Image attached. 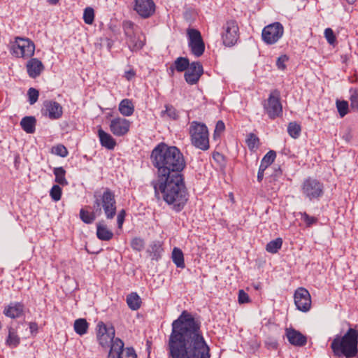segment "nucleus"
I'll list each match as a JSON object with an SVG mask.
<instances>
[{
  "label": "nucleus",
  "instance_id": "obj_1",
  "mask_svg": "<svg viewBox=\"0 0 358 358\" xmlns=\"http://www.w3.org/2000/svg\"><path fill=\"white\" fill-rule=\"evenodd\" d=\"M150 161L157 169L156 178L150 182L155 196L159 199L161 194L174 211L180 212L188 200L182 173L186 166L183 154L176 146L162 142L152 150Z\"/></svg>",
  "mask_w": 358,
  "mask_h": 358
},
{
  "label": "nucleus",
  "instance_id": "obj_2",
  "mask_svg": "<svg viewBox=\"0 0 358 358\" xmlns=\"http://www.w3.org/2000/svg\"><path fill=\"white\" fill-rule=\"evenodd\" d=\"M199 317L183 310L173 321L166 345L168 358H210Z\"/></svg>",
  "mask_w": 358,
  "mask_h": 358
},
{
  "label": "nucleus",
  "instance_id": "obj_3",
  "mask_svg": "<svg viewBox=\"0 0 358 358\" xmlns=\"http://www.w3.org/2000/svg\"><path fill=\"white\" fill-rule=\"evenodd\" d=\"M330 347L335 357H356L358 353V329L350 327L344 335H336Z\"/></svg>",
  "mask_w": 358,
  "mask_h": 358
},
{
  "label": "nucleus",
  "instance_id": "obj_4",
  "mask_svg": "<svg viewBox=\"0 0 358 358\" xmlns=\"http://www.w3.org/2000/svg\"><path fill=\"white\" fill-rule=\"evenodd\" d=\"M93 197V208L98 213V215H100L103 211L107 219H113L117 212L114 192L108 187H106L103 189V193L99 191L94 192Z\"/></svg>",
  "mask_w": 358,
  "mask_h": 358
},
{
  "label": "nucleus",
  "instance_id": "obj_5",
  "mask_svg": "<svg viewBox=\"0 0 358 358\" xmlns=\"http://www.w3.org/2000/svg\"><path fill=\"white\" fill-rule=\"evenodd\" d=\"M189 130L192 145L203 151L208 150L210 148L209 133L206 124L193 121Z\"/></svg>",
  "mask_w": 358,
  "mask_h": 358
},
{
  "label": "nucleus",
  "instance_id": "obj_6",
  "mask_svg": "<svg viewBox=\"0 0 358 358\" xmlns=\"http://www.w3.org/2000/svg\"><path fill=\"white\" fill-rule=\"evenodd\" d=\"M9 51L15 57L27 59L34 55L35 45L28 38L15 36L14 40L10 42Z\"/></svg>",
  "mask_w": 358,
  "mask_h": 358
},
{
  "label": "nucleus",
  "instance_id": "obj_7",
  "mask_svg": "<svg viewBox=\"0 0 358 358\" xmlns=\"http://www.w3.org/2000/svg\"><path fill=\"white\" fill-rule=\"evenodd\" d=\"M301 191L305 199L308 201H318L324 193V186L319 180L313 177H308L303 181Z\"/></svg>",
  "mask_w": 358,
  "mask_h": 358
},
{
  "label": "nucleus",
  "instance_id": "obj_8",
  "mask_svg": "<svg viewBox=\"0 0 358 358\" xmlns=\"http://www.w3.org/2000/svg\"><path fill=\"white\" fill-rule=\"evenodd\" d=\"M96 331L99 344L103 348H110V350L116 340L120 339L115 337V330L114 327H108L103 322H98Z\"/></svg>",
  "mask_w": 358,
  "mask_h": 358
},
{
  "label": "nucleus",
  "instance_id": "obj_9",
  "mask_svg": "<svg viewBox=\"0 0 358 358\" xmlns=\"http://www.w3.org/2000/svg\"><path fill=\"white\" fill-rule=\"evenodd\" d=\"M263 108L266 114L271 120L282 115V106L280 102V92L275 90L272 91L267 99L263 103Z\"/></svg>",
  "mask_w": 358,
  "mask_h": 358
},
{
  "label": "nucleus",
  "instance_id": "obj_10",
  "mask_svg": "<svg viewBox=\"0 0 358 358\" xmlns=\"http://www.w3.org/2000/svg\"><path fill=\"white\" fill-rule=\"evenodd\" d=\"M222 39L226 46H232L239 38V27L236 20H230L222 27Z\"/></svg>",
  "mask_w": 358,
  "mask_h": 358
},
{
  "label": "nucleus",
  "instance_id": "obj_11",
  "mask_svg": "<svg viewBox=\"0 0 358 358\" xmlns=\"http://www.w3.org/2000/svg\"><path fill=\"white\" fill-rule=\"evenodd\" d=\"M283 26L280 22H274L266 26L262 33V40L266 44L275 43L282 36Z\"/></svg>",
  "mask_w": 358,
  "mask_h": 358
},
{
  "label": "nucleus",
  "instance_id": "obj_12",
  "mask_svg": "<svg viewBox=\"0 0 358 358\" xmlns=\"http://www.w3.org/2000/svg\"><path fill=\"white\" fill-rule=\"evenodd\" d=\"M107 358H137V355L133 347L124 348L122 340L118 339L109 350Z\"/></svg>",
  "mask_w": 358,
  "mask_h": 358
},
{
  "label": "nucleus",
  "instance_id": "obj_13",
  "mask_svg": "<svg viewBox=\"0 0 358 358\" xmlns=\"http://www.w3.org/2000/svg\"><path fill=\"white\" fill-rule=\"evenodd\" d=\"M188 45L191 52L196 57L201 56L205 50V44L199 31L191 29L188 31Z\"/></svg>",
  "mask_w": 358,
  "mask_h": 358
},
{
  "label": "nucleus",
  "instance_id": "obj_14",
  "mask_svg": "<svg viewBox=\"0 0 358 358\" xmlns=\"http://www.w3.org/2000/svg\"><path fill=\"white\" fill-rule=\"evenodd\" d=\"M294 303L298 310L307 312L311 307V296L309 292L303 287L298 288L294 293Z\"/></svg>",
  "mask_w": 358,
  "mask_h": 358
},
{
  "label": "nucleus",
  "instance_id": "obj_15",
  "mask_svg": "<svg viewBox=\"0 0 358 358\" xmlns=\"http://www.w3.org/2000/svg\"><path fill=\"white\" fill-rule=\"evenodd\" d=\"M41 112L43 115L50 120H58L63 114L62 106L58 102L52 100L44 101Z\"/></svg>",
  "mask_w": 358,
  "mask_h": 358
},
{
  "label": "nucleus",
  "instance_id": "obj_16",
  "mask_svg": "<svg viewBox=\"0 0 358 358\" xmlns=\"http://www.w3.org/2000/svg\"><path fill=\"white\" fill-rule=\"evenodd\" d=\"M203 73L202 64L199 62H193L185 71L184 78L189 85L196 84Z\"/></svg>",
  "mask_w": 358,
  "mask_h": 358
},
{
  "label": "nucleus",
  "instance_id": "obj_17",
  "mask_svg": "<svg viewBox=\"0 0 358 358\" xmlns=\"http://www.w3.org/2000/svg\"><path fill=\"white\" fill-rule=\"evenodd\" d=\"M130 126L131 122L128 120L118 117L111 120L109 127L113 135L123 136L129 132Z\"/></svg>",
  "mask_w": 358,
  "mask_h": 358
},
{
  "label": "nucleus",
  "instance_id": "obj_18",
  "mask_svg": "<svg viewBox=\"0 0 358 358\" xmlns=\"http://www.w3.org/2000/svg\"><path fill=\"white\" fill-rule=\"evenodd\" d=\"M134 10L143 18L150 17L155 11L153 0H135Z\"/></svg>",
  "mask_w": 358,
  "mask_h": 358
},
{
  "label": "nucleus",
  "instance_id": "obj_19",
  "mask_svg": "<svg viewBox=\"0 0 358 358\" xmlns=\"http://www.w3.org/2000/svg\"><path fill=\"white\" fill-rule=\"evenodd\" d=\"M286 336L290 344L294 346H304L307 343L306 336L294 329H286Z\"/></svg>",
  "mask_w": 358,
  "mask_h": 358
},
{
  "label": "nucleus",
  "instance_id": "obj_20",
  "mask_svg": "<svg viewBox=\"0 0 358 358\" xmlns=\"http://www.w3.org/2000/svg\"><path fill=\"white\" fill-rule=\"evenodd\" d=\"M126 43L131 52H136L145 45V38L143 36L141 37L134 33L131 36H126Z\"/></svg>",
  "mask_w": 358,
  "mask_h": 358
},
{
  "label": "nucleus",
  "instance_id": "obj_21",
  "mask_svg": "<svg viewBox=\"0 0 358 358\" xmlns=\"http://www.w3.org/2000/svg\"><path fill=\"white\" fill-rule=\"evenodd\" d=\"M27 71L30 78H36L44 70V65L37 58H31L26 64Z\"/></svg>",
  "mask_w": 358,
  "mask_h": 358
},
{
  "label": "nucleus",
  "instance_id": "obj_22",
  "mask_svg": "<svg viewBox=\"0 0 358 358\" xmlns=\"http://www.w3.org/2000/svg\"><path fill=\"white\" fill-rule=\"evenodd\" d=\"M24 312V305L20 302L10 303L3 310V314L12 319L20 317Z\"/></svg>",
  "mask_w": 358,
  "mask_h": 358
},
{
  "label": "nucleus",
  "instance_id": "obj_23",
  "mask_svg": "<svg viewBox=\"0 0 358 358\" xmlns=\"http://www.w3.org/2000/svg\"><path fill=\"white\" fill-rule=\"evenodd\" d=\"M98 136L99 138L100 144L102 147L108 150H113L116 145V141L112 137L110 134L106 132L99 127L98 129Z\"/></svg>",
  "mask_w": 358,
  "mask_h": 358
},
{
  "label": "nucleus",
  "instance_id": "obj_24",
  "mask_svg": "<svg viewBox=\"0 0 358 358\" xmlns=\"http://www.w3.org/2000/svg\"><path fill=\"white\" fill-rule=\"evenodd\" d=\"M96 236L101 241H110L113 237V233L108 229L104 222H99L96 224Z\"/></svg>",
  "mask_w": 358,
  "mask_h": 358
},
{
  "label": "nucleus",
  "instance_id": "obj_25",
  "mask_svg": "<svg viewBox=\"0 0 358 358\" xmlns=\"http://www.w3.org/2000/svg\"><path fill=\"white\" fill-rule=\"evenodd\" d=\"M163 251L162 245L159 241L152 242L147 250L151 259L155 261H159L161 259Z\"/></svg>",
  "mask_w": 358,
  "mask_h": 358
},
{
  "label": "nucleus",
  "instance_id": "obj_26",
  "mask_svg": "<svg viewBox=\"0 0 358 358\" xmlns=\"http://www.w3.org/2000/svg\"><path fill=\"white\" fill-rule=\"evenodd\" d=\"M91 208L90 206H87L85 208H82L80 210V219L85 224H90L94 222V221L96 220V216L98 215V213L96 212V210H94L92 211H90L89 209Z\"/></svg>",
  "mask_w": 358,
  "mask_h": 358
},
{
  "label": "nucleus",
  "instance_id": "obj_27",
  "mask_svg": "<svg viewBox=\"0 0 358 358\" xmlns=\"http://www.w3.org/2000/svg\"><path fill=\"white\" fill-rule=\"evenodd\" d=\"M118 110L123 116H131L134 112V106L132 101L129 99L122 100L119 104Z\"/></svg>",
  "mask_w": 358,
  "mask_h": 358
},
{
  "label": "nucleus",
  "instance_id": "obj_28",
  "mask_svg": "<svg viewBox=\"0 0 358 358\" xmlns=\"http://www.w3.org/2000/svg\"><path fill=\"white\" fill-rule=\"evenodd\" d=\"M36 120L34 116H26L20 121L22 129L27 134H33L35 131Z\"/></svg>",
  "mask_w": 358,
  "mask_h": 358
},
{
  "label": "nucleus",
  "instance_id": "obj_29",
  "mask_svg": "<svg viewBox=\"0 0 358 358\" xmlns=\"http://www.w3.org/2000/svg\"><path fill=\"white\" fill-rule=\"evenodd\" d=\"M171 258L173 262L178 268H184L185 264L182 251L178 248H174L172 251Z\"/></svg>",
  "mask_w": 358,
  "mask_h": 358
},
{
  "label": "nucleus",
  "instance_id": "obj_30",
  "mask_svg": "<svg viewBox=\"0 0 358 358\" xmlns=\"http://www.w3.org/2000/svg\"><path fill=\"white\" fill-rule=\"evenodd\" d=\"M126 301L129 308L132 310L139 309L142 303L141 297L136 292H132L128 294Z\"/></svg>",
  "mask_w": 358,
  "mask_h": 358
},
{
  "label": "nucleus",
  "instance_id": "obj_31",
  "mask_svg": "<svg viewBox=\"0 0 358 358\" xmlns=\"http://www.w3.org/2000/svg\"><path fill=\"white\" fill-rule=\"evenodd\" d=\"M73 329L76 333L80 336L87 334L89 329V323L84 318H79L75 320Z\"/></svg>",
  "mask_w": 358,
  "mask_h": 358
},
{
  "label": "nucleus",
  "instance_id": "obj_32",
  "mask_svg": "<svg viewBox=\"0 0 358 358\" xmlns=\"http://www.w3.org/2000/svg\"><path fill=\"white\" fill-rule=\"evenodd\" d=\"M20 343V338L17 336L15 329L13 327L8 328V335L6 343L10 348H16Z\"/></svg>",
  "mask_w": 358,
  "mask_h": 358
},
{
  "label": "nucleus",
  "instance_id": "obj_33",
  "mask_svg": "<svg viewBox=\"0 0 358 358\" xmlns=\"http://www.w3.org/2000/svg\"><path fill=\"white\" fill-rule=\"evenodd\" d=\"M55 176V181L60 185L66 186L68 185V181L65 178L66 171L63 167H56L53 170Z\"/></svg>",
  "mask_w": 358,
  "mask_h": 358
},
{
  "label": "nucleus",
  "instance_id": "obj_34",
  "mask_svg": "<svg viewBox=\"0 0 358 358\" xmlns=\"http://www.w3.org/2000/svg\"><path fill=\"white\" fill-rule=\"evenodd\" d=\"M173 64L178 72H183L187 69L191 63H189L188 58L179 57L174 61Z\"/></svg>",
  "mask_w": 358,
  "mask_h": 358
},
{
  "label": "nucleus",
  "instance_id": "obj_35",
  "mask_svg": "<svg viewBox=\"0 0 358 358\" xmlns=\"http://www.w3.org/2000/svg\"><path fill=\"white\" fill-rule=\"evenodd\" d=\"M350 101V108L355 111L358 112V87H351L349 90Z\"/></svg>",
  "mask_w": 358,
  "mask_h": 358
},
{
  "label": "nucleus",
  "instance_id": "obj_36",
  "mask_svg": "<svg viewBox=\"0 0 358 358\" xmlns=\"http://www.w3.org/2000/svg\"><path fill=\"white\" fill-rule=\"evenodd\" d=\"M282 245V239L281 238H277L266 244V250L270 253L275 254L281 248Z\"/></svg>",
  "mask_w": 358,
  "mask_h": 358
},
{
  "label": "nucleus",
  "instance_id": "obj_37",
  "mask_svg": "<svg viewBox=\"0 0 358 358\" xmlns=\"http://www.w3.org/2000/svg\"><path fill=\"white\" fill-rule=\"evenodd\" d=\"M336 106L338 110V113L341 117H343L345 116L349 111V103L347 101L345 100H336Z\"/></svg>",
  "mask_w": 358,
  "mask_h": 358
},
{
  "label": "nucleus",
  "instance_id": "obj_38",
  "mask_svg": "<svg viewBox=\"0 0 358 358\" xmlns=\"http://www.w3.org/2000/svg\"><path fill=\"white\" fill-rule=\"evenodd\" d=\"M301 127L296 122H292L288 124L287 132L293 138H297L301 134Z\"/></svg>",
  "mask_w": 358,
  "mask_h": 358
},
{
  "label": "nucleus",
  "instance_id": "obj_39",
  "mask_svg": "<svg viewBox=\"0 0 358 358\" xmlns=\"http://www.w3.org/2000/svg\"><path fill=\"white\" fill-rule=\"evenodd\" d=\"M276 152L274 150L268 151L262 158L260 165L267 169L275 160Z\"/></svg>",
  "mask_w": 358,
  "mask_h": 358
},
{
  "label": "nucleus",
  "instance_id": "obj_40",
  "mask_svg": "<svg viewBox=\"0 0 358 358\" xmlns=\"http://www.w3.org/2000/svg\"><path fill=\"white\" fill-rule=\"evenodd\" d=\"M166 115L170 119L176 120L179 118L178 110L170 104L165 105V110L162 111V116Z\"/></svg>",
  "mask_w": 358,
  "mask_h": 358
},
{
  "label": "nucleus",
  "instance_id": "obj_41",
  "mask_svg": "<svg viewBox=\"0 0 358 358\" xmlns=\"http://www.w3.org/2000/svg\"><path fill=\"white\" fill-rule=\"evenodd\" d=\"M259 142V138L253 133H250L246 138V143L250 150H253L258 147Z\"/></svg>",
  "mask_w": 358,
  "mask_h": 358
},
{
  "label": "nucleus",
  "instance_id": "obj_42",
  "mask_svg": "<svg viewBox=\"0 0 358 358\" xmlns=\"http://www.w3.org/2000/svg\"><path fill=\"white\" fill-rule=\"evenodd\" d=\"M301 219L306 223V227H310L312 225L317 222V218L309 215L307 213L303 212L299 213Z\"/></svg>",
  "mask_w": 358,
  "mask_h": 358
},
{
  "label": "nucleus",
  "instance_id": "obj_43",
  "mask_svg": "<svg viewBox=\"0 0 358 358\" xmlns=\"http://www.w3.org/2000/svg\"><path fill=\"white\" fill-rule=\"evenodd\" d=\"M94 9L90 7L86 8L84 10V13H83L84 22L87 24H92L94 22Z\"/></svg>",
  "mask_w": 358,
  "mask_h": 358
},
{
  "label": "nucleus",
  "instance_id": "obj_44",
  "mask_svg": "<svg viewBox=\"0 0 358 358\" xmlns=\"http://www.w3.org/2000/svg\"><path fill=\"white\" fill-rule=\"evenodd\" d=\"M62 194V190L59 185H54L50 192V195L55 201H58L61 199Z\"/></svg>",
  "mask_w": 358,
  "mask_h": 358
},
{
  "label": "nucleus",
  "instance_id": "obj_45",
  "mask_svg": "<svg viewBox=\"0 0 358 358\" xmlns=\"http://www.w3.org/2000/svg\"><path fill=\"white\" fill-rule=\"evenodd\" d=\"M145 242L143 239L136 237L131 241V247L134 250L140 252L144 248Z\"/></svg>",
  "mask_w": 358,
  "mask_h": 358
},
{
  "label": "nucleus",
  "instance_id": "obj_46",
  "mask_svg": "<svg viewBox=\"0 0 358 358\" xmlns=\"http://www.w3.org/2000/svg\"><path fill=\"white\" fill-rule=\"evenodd\" d=\"M27 96L29 104L33 105L38 101L39 92L34 87H30L28 90Z\"/></svg>",
  "mask_w": 358,
  "mask_h": 358
},
{
  "label": "nucleus",
  "instance_id": "obj_47",
  "mask_svg": "<svg viewBox=\"0 0 358 358\" xmlns=\"http://www.w3.org/2000/svg\"><path fill=\"white\" fill-rule=\"evenodd\" d=\"M122 27H123V30H124L125 36H131V34L135 33L134 30V23L131 21H129V20L124 21L122 23Z\"/></svg>",
  "mask_w": 358,
  "mask_h": 358
},
{
  "label": "nucleus",
  "instance_id": "obj_48",
  "mask_svg": "<svg viewBox=\"0 0 358 358\" xmlns=\"http://www.w3.org/2000/svg\"><path fill=\"white\" fill-rule=\"evenodd\" d=\"M324 36L330 45H334L336 41V36L331 28L324 30Z\"/></svg>",
  "mask_w": 358,
  "mask_h": 358
},
{
  "label": "nucleus",
  "instance_id": "obj_49",
  "mask_svg": "<svg viewBox=\"0 0 358 358\" xmlns=\"http://www.w3.org/2000/svg\"><path fill=\"white\" fill-rule=\"evenodd\" d=\"M288 61V57L286 55H281L277 59L276 66L280 70H285L286 69L285 63Z\"/></svg>",
  "mask_w": 358,
  "mask_h": 358
},
{
  "label": "nucleus",
  "instance_id": "obj_50",
  "mask_svg": "<svg viewBox=\"0 0 358 358\" xmlns=\"http://www.w3.org/2000/svg\"><path fill=\"white\" fill-rule=\"evenodd\" d=\"M55 153L62 157H65L68 155V150L63 145H57L55 148Z\"/></svg>",
  "mask_w": 358,
  "mask_h": 358
},
{
  "label": "nucleus",
  "instance_id": "obj_51",
  "mask_svg": "<svg viewBox=\"0 0 358 358\" xmlns=\"http://www.w3.org/2000/svg\"><path fill=\"white\" fill-rule=\"evenodd\" d=\"M250 301L248 294L243 290L240 289L238 291V302L239 303H245Z\"/></svg>",
  "mask_w": 358,
  "mask_h": 358
},
{
  "label": "nucleus",
  "instance_id": "obj_52",
  "mask_svg": "<svg viewBox=\"0 0 358 358\" xmlns=\"http://www.w3.org/2000/svg\"><path fill=\"white\" fill-rule=\"evenodd\" d=\"M125 215H126V212L124 209L121 210L119 212V213L117 214V227L119 229H122V224L124 221Z\"/></svg>",
  "mask_w": 358,
  "mask_h": 358
},
{
  "label": "nucleus",
  "instance_id": "obj_53",
  "mask_svg": "<svg viewBox=\"0 0 358 358\" xmlns=\"http://www.w3.org/2000/svg\"><path fill=\"white\" fill-rule=\"evenodd\" d=\"M266 169L264 167H262V166H261V165L259 166V171L257 173L258 182H261L262 181L263 178H264V173Z\"/></svg>",
  "mask_w": 358,
  "mask_h": 358
},
{
  "label": "nucleus",
  "instance_id": "obj_54",
  "mask_svg": "<svg viewBox=\"0 0 358 358\" xmlns=\"http://www.w3.org/2000/svg\"><path fill=\"white\" fill-rule=\"evenodd\" d=\"M30 332L31 334H36L38 332V324L36 322H30L29 324Z\"/></svg>",
  "mask_w": 358,
  "mask_h": 358
},
{
  "label": "nucleus",
  "instance_id": "obj_55",
  "mask_svg": "<svg viewBox=\"0 0 358 358\" xmlns=\"http://www.w3.org/2000/svg\"><path fill=\"white\" fill-rule=\"evenodd\" d=\"M136 76V73L133 69L128 70L124 73V77L127 80H131Z\"/></svg>",
  "mask_w": 358,
  "mask_h": 358
},
{
  "label": "nucleus",
  "instance_id": "obj_56",
  "mask_svg": "<svg viewBox=\"0 0 358 358\" xmlns=\"http://www.w3.org/2000/svg\"><path fill=\"white\" fill-rule=\"evenodd\" d=\"M224 129H225V126H224V122L222 120H219L216 124L215 132H216V131L222 132L224 130Z\"/></svg>",
  "mask_w": 358,
  "mask_h": 358
},
{
  "label": "nucleus",
  "instance_id": "obj_57",
  "mask_svg": "<svg viewBox=\"0 0 358 358\" xmlns=\"http://www.w3.org/2000/svg\"><path fill=\"white\" fill-rule=\"evenodd\" d=\"M175 71H176V69H175L174 65L172 64L169 69H168V73L170 76H173Z\"/></svg>",
  "mask_w": 358,
  "mask_h": 358
},
{
  "label": "nucleus",
  "instance_id": "obj_58",
  "mask_svg": "<svg viewBox=\"0 0 358 358\" xmlns=\"http://www.w3.org/2000/svg\"><path fill=\"white\" fill-rule=\"evenodd\" d=\"M213 157L214 159L217 160V159H218L219 157H222V155L217 152H215L213 154Z\"/></svg>",
  "mask_w": 358,
  "mask_h": 358
},
{
  "label": "nucleus",
  "instance_id": "obj_59",
  "mask_svg": "<svg viewBox=\"0 0 358 358\" xmlns=\"http://www.w3.org/2000/svg\"><path fill=\"white\" fill-rule=\"evenodd\" d=\"M59 0H47V1L52 5H56Z\"/></svg>",
  "mask_w": 358,
  "mask_h": 358
},
{
  "label": "nucleus",
  "instance_id": "obj_60",
  "mask_svg": "<svg viewBox=\"0 0 358 358\" xmlns=\"http://www.w3.org/2000/svg\"><path fill=\"white\" fill-rule=\"evenodd\" d=\"M345 1H346L349 4H351V5L354 4V3L357 1V0H345Z\"/></svg>",
  "mask_w": 358,
  "mask_h": 358
},
{
  "label": "nucleus",
  "instance_id": "obj_61",
  "mask_svg": "<svg viewBox=\"0 0 358 358\" xmlns=\"http://www.w3.org/2000/svg\"><path fill=\"white\" fill-rule=\"evenodd\" d=\"M230 198H233V194L232 193L230 194Z\"/></svg>",
  "mask_w": 358,
  "mask_h": 358
},
{
  "label": "nucleus",
  "instance_id": "obj_62",
  "mask_svg": "<svg viewBox=\"0 0 358 358\" xmlns=\"http://www.w3.org/2000/svg\"><path fill=\"white\" fill-rule=\"evenodd\" d=\"M230 198H233V194L232 193L230 194Z\"/></svg>",
  "mask_w": 358,
  "mask_h": 358
},
{
  "label": "nucleus",
  "instance_id": "obj_63",
  "mask_svg": "<svg viewBox=\"0 0 358 358\" xmlns=\"http://www.w3.org/2000/svg\"><path fill=\"white\" fill-rule=\"evenodd\" d=\"M346 140H348V141L349 140V136L348 135L346 136Z\"/></svg>",
  "mask_w": 358,
  "mask_h": 358
},
{
  "label": "nucleus",
  "instance_id": "obj_64",
  "mask_svg": "<svg viewBox=\"0 0 358 358\" xmlns=\"http://www.w3.org/2000/svg\"><path fill=\"white\" fill-rule=\"evenodd\" d=\"M357 358H358V357H357Z\"/></svg>",
  "mask_w": 358,
  "mask_h": 358
}]
</instances>
